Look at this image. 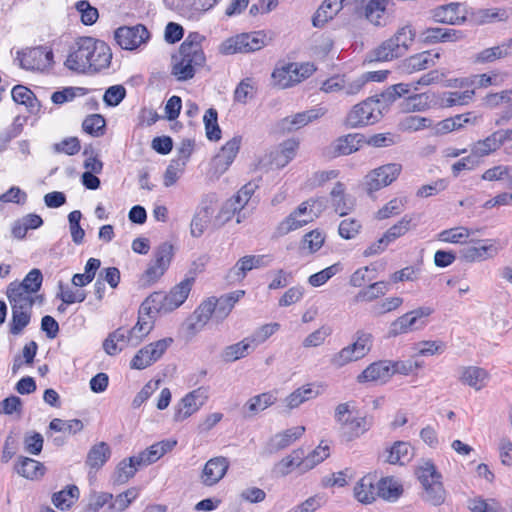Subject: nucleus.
<instances>
[{"label":"nucleus","mask_w":512,"mask_h":512,"mask_svg":"<svg viewBox=\"0 0 512 512\" xmlns=\"http://www.w3.org/2000/svg\"><path fill=\"white\" fill-rule=\"evenodd\" d=\"M204 36L191 32L182 42L178 52L172 57V74L179 81H187L194 77L196 71L203 67L206 57L202 48Z\"/></svg>","instance_id":"f257e3e1"},{"label":"nucleus","mask_w":512,"mask_h":512,"mask_svg":"<svg viewBox=\"0 0 512 512\" xmlns=\"http://www.w3.org/2000/svg\"><path fill=\"white\" fill-rule=\"evenodd\" d=\"M415 473L423 488L422 500L434 507L443 505L447 498V491L436 466L431 461H424L417 467Z\"/></svg>","instance_id":"f03ea898"},{"label":"nucleus","mask_w":512,"mask_h":512,"mask_svg":"<svg viewBox=\"0 0 512 512\" xmlns=\"http://www.w3.org/2000/svg\"><path fill=\"white\" fill-rule=\"evenodd\" d=\"M415 36L416 32L411 25L400 27L392 37L371 52L369 61H390L403 56L412 45Z\"/></svg>","instance_id":"7ed1b4c3"},{"label":"nucleus","mask_w":512,"mask_h":512,"mask_svg":"<svg viewBox=\"0 0 512 512\" xmlns=\"http://www.w3.org/2000/svg\"><path fill=\"white\" fill-rule=\"evenodd\" d=\"M382 114L380 100L370 97L352 107L345 123L351 128L368 126L378 122Z\"/></svg>","instance_id":"20e7f679"},{"label":"nucleus","mask_w":512,"mask_h":512,"mask_svg":"<svg viewBox=\"0 0 512 512\" xmlns=\"http://www.w3.org/2000/svg\"><path fill=\"white\" fill-rule=\"evenodd\" d=\"M315 70L314 64L309 62L301 65L297 63H287L277 66L274 69L272 79L275 86L284 89L300 83L311 76Z\"/></svg>","instance_id":"39448f33"},{"label":"nucleus","mask_w":512,"mask_h":512,"mask_svg":"<svg viewBox=\"0 0 512 512\" xmlns=\"http://www.w3.org/2000/svg\"><path fill=\"white\" fill-rule=\"evenodd\" d=\"M266 45V36L262 31L242 33L225 40L219 47L224 55L250 53L262 49Z\"/></svg>","instance_id":"423d86ee"},{"label":"nucleus","mask_w":512,"mask_h":512,"mask_svg":"<svg viewBox=\"0 0 512 512\" xmlns=\"http://www.w3.org/2000/svg\"><path fill=\"white\" fill-rule=\"evenodd\" d=\"M317 200L310 199L302 202L293 212H291L277 227L280 235H286L291 231L297 230L308 223L312 222L314 218L318 217V213L314 211Z\"/></svg>","instance_id":"0eeeda50"},{"label":"nucleus","mask_w":512,"mask_h":512,"mask_svg":"<svg viewBox=\"0 0 512 512\" xmlns=\"http://www.w3.org/2000/svg\"><path fill=\"white\" fill-rule=\"evenodd\" d=\"M91 47L90 37H81L77 39L68 50L67 58L64 65L67 69L77 72L86 73L91 68V58H89Z\"/></svg>","instance_id":"6e6552de"},{"label":"nucleus","mask_w":512,"mask_h":512,"mask_svg":"<svg viewBox=\"0 0 512 512\" xmlns=\"http://www.w3.org/2000/svg\"><path fill=\"white\" fill-rule=\"evenodd\" d=\"M370 347L371 335L368 333H360L353 344L344 347L332 356L331 364L340 368L352 361H357L370 351Z\"/></svg>","instance_id":"1a4fd4ad"},{"label":"nucleus","mask_w":512,"mask_h":512,"mask_svg":"<svg viewBox=\"0 0 512 512\" xmlns=\"http://www.w3.org/2000/svg\"><path fill=\"white\" fill-rule=\"evenodd\" d=\"M173 341V338L167 337L144 346L131 360V368L142 370L149 367L162 357Z\"/></svg>","instance_id":"9d476101"},{"label":"nucleus","mask_w":512,"mask_h":512,"mask_svg":"<svg viewBox=\"0 0 512 512\" xmlns=\"http://www.w3.org/2000/svg\"><path fill=\"white\" fill-rule=\"evenodd\" d=\"M401 170L402 166L398 163H389L373 169L365 176L366 191L372 194L390 185L398 178Z\"/></svg>","instance_id":"9b49d317"},{"label":"nucleus","mask_w":512,"mask_h":512,"mask_svg":"<svg viewBox=\"0 0 512 512\" xmlns=\"http://www.w3.org/2000/svg\"><path fill=\"white\" fill-rule=\"evenodd\" d=\"M473 246L463 248L460 253L461 257L467 262L484 261L495 257L502 249L499 240L486 239V240H471Z\"/></svg>","instance_id":"f8f14e48"},{"label":"nucleus","mask_w":512,"mask_h":512,"mask_svg":"<svg viewBox=\"0 0 512 512\" xmlns=\"http://www.w3.org/2000/svg\"><path fill=\"white\" fill-rule=\"evenodd\" d=\"M150 37L147 28L142 24L135 26L119 27L115 33L114 38L117 44L125 50H134L141 44L145 43Z\"/></svg>","instance_id":"ddd939ff"},{"label":"nucleus","mask_w":512,"mask_h":512,"mask_svg":"<svg viewBox=\"0 0 512 512\" xmlns=\"http://www.w3.org/2000/svg\"><path fill=\"white\" fill-rule=\"evenodd\" d=\"M173 256V246L168 242L160 244L155 252L154 259L144 273L147 282L157 281L167 270Z\"/></svg>","instance_id":"4468645a"},{"label":"nucleus","mask_w":512,"mask_h":512,"mask_svg":"<svg viewBox=\"0 0 512 512\" xmlns=\"http://www.w3.org/2000/svg\"><path fill=\"white\" fill-rule=\"evenodd\" d=\"M17 59L25 70H44L53 62V52L45 47H35L18 52Z\"/></svg>","instance_id":"2eb2a0df"},{"label":"nucleus","mask_w":512,"mask_h":512,"mask_svg":"<svg viewBox=\"0 0 512 512\" xmlns=\"http://www.w3.org/2000/svg\"><path fill=\"white\" fill-rule=\"evenodd\" d=\"M431 14L436 22L459 25L468 20V7L458 2H452L436 7Z\"/></svg>","instance_id":"dca6fc26"},{"label":"nucleus","mask_w":512,"mask_h":512,"mask_svg":"<svg viewBox=\"0 0 512 512\" xmlns=\"http://www.w3.org/2000/svg\"><path fill=\"white\" fill-rule=\"evenodd\" d=\"M206 398L201 389L189 392L175 405L173 420L182 422L189 418L204 405Z\"/></svg>","instance_id":"f3484780"},{"label":"nucleus","mask_w":512,"mask_h":512,"mask_svg":"<svg viewBox=\"0 0 512 512\" xmlns=\"http://www.w3.org/2000/svg\"><path fill=\"white\" fill-rule=\"evenodd\" d=\"M229 465L228 459L223 456L209 459L200 473V482L206 487L218 484L226 475Z\"/></svg>","instance_id":"a211bd4d"},{"label":"nucleus","mask_w":512,"mask_h":512,"mask_svg":"<svg viewBox=\"0 0 512 512\" xmlns=\"http://www.w3.org/2000/svg\"><path fill=\"white\" fill-rule=\"evenodd\" d=\"M389 0H352L355 9H363L365 18L375 26L386 24L385 11Z\"/></svg>","instance_id":"6ab92c4d"},{"label":"nucleus","mask_w":512,"mask_h":512,"mask_svg":"<svg viewBox=\"0 0 512 512\" xmlns=\"http://www.w3.org/2000/svg\"><path fill=\"white\" fill-rule=\"evenodd\" d=\"M241 142V136H234L221 148L212 162L217 172L224 173L229 168L239 152Z\"/></svg>","instance_id":"aec40b11"},{"label":"nucleus","mask_w":512,"mask_h":512,"mask_svg":"<svg viewBox=\"0 0 512 512\" xmlns=\"http://www.w3.org/2000/svg\"><path fill=\"white\" fill-rule=\"evenodd\" d=\"M90 44V71L98 72L108 68L112 60V52L110 47L104 41L96 40L92 37H90Z\"/></svg>","instance_id":"412c9836"},{"label":"nucleus","mask_w":512,"mask_h":512,"mask_svg":"<svg viewBox=\"0 0 512 512\" xmlns=\"http://www.w3.org/2000/svg\"><path fill=\"white\" fill-rule=\"evenodd\" d=\"M304 432V426H296L275 434L269 439L266 445L268 453H276L289 447L296 440H298L304 434Z\"/></svg>","instance_id":"4be33fe9"},{"label":"nucleus","mask_w":512,"mask_h":512,"mask_svg":"<svg viewBox=\"0 0 512 512\" xmlns=\"http://www.w3.org/2000/svg\"><path fill=\"white\" fill-rule=\"evenodd\" d=\"M509 15V11L504 8L473 9L468 7V19L476 25L506 21Z\"/></svg>","instance_id":"5701e85b"},{"label":"nucleus","mask_w":512,"mask_h":512,"mask_svg":"<svg viewBox=\"0 0 512 512\" xmlns=\"http://www.w3.org/2000/svg\"><path fill=\"white\" fill-rule=\"evenodd\" d=\"M277 401L275 391H268L249 398L243 405L242 413L245 418H252L272 406Z\"/></svg>","instance_id":"b1692460"},{"label":"nucleus","mask_w":512,"mask_h":512,"mask_svg":"<svg viewBox=\"0 0 512 512\" xmlns=\"http://www.w3.org/2000/svg\"><path fill=\"white\" fill-rule=\"evenodd\" d=\"M176 445L177 441L174 439L162 440L151 445L137 455L140 465L148 466L155 463L167 452L171 451Z\"/></svg>","instance_id":"393cba45"},{"label":"nucleus","mask_w":512,"mask_h":512,"mask_svg":"<svg viewBox=\"0 0 512 512\" xmlns=\"http://www.w3.org/2000/svg\"><path fill=\"white\" fill-rule=\"evenodd\" d=\"M352 5V0H325L313 17L315 27L323 26L332 19L341 9Z\"/></svg>","instance_id":"a878e982"},{"label":"nucleus","mask_w":512,"mask_h":512,"mask_svg":"<svg viewBox=\"0 0 512 512\" xmlns=\"http://www.w3.org/2000/svg\"><path fill=\"white\" fill-rule=\"evenodd\" d=\"M327 110L323 107H316L307 111L295 114L291 117H286L282 121L284 129L289 131L300 129L308 123L316 120L326 114Z\"/></svg>","instance_id":"bb28decb"},{"label":"nucleus","mask_w":512,"mask_h":512,"mask_svg":"<svg viewBox=\"0 0 512 512\" xmlns=\"http://www.w3.org/2000/svg\"><path fill=\"white\" fill-rule=\"evenodd\" d=\"M438 58V53L433 54L430 51H423L405 59L402 63V70L408 74L425 70L434 66Z\"/></svg>","instance_id":"cd10ccee"},{"label":"nucleus","mask_w":512,"mask_h":512,"mask_svg":"<svg viewBox=\"0 0 512 512\" xmlns=\"http://www.w3.org/2000/svg\"><path fill=\"white\" fill-rule=\"evenodd\" d=\"M126 346H132L130 333L125 328H118L108 335L103 342V349L108 355H116Z\"/></svg>","instance_id":"c85d7f7f"},{"label":"nucleus","mask_w":512,"mask_h":512,"mask_svg":"<svg viewBox=\"0 0 512 512\" xmlns=\"http://www.w3.org/2000/svg\"><path fill=\"white\" fill-rule=\"evenodd\" d=\"M243 290H237L229 294L223 295L220 298H210L212 304L215 305L214 319L219 323L223 321L232 311L236 302L244 295Z\"/></svg>","instance_id":"c756f323"},{"label":"nucleus","mask_w":512,"mask_h":512,"mask_svg":"<svg viewBox=\"0 0 512 512\" xmlns=\"http://www.w3.org/2000/svg\"><path fill=\"white\" fill-rule=\"evenodd\" d=\"M330 196L334 210L340 216L347 215L350 211L353 210L355 206V200L352 196L345 193V186L343 183H335L333 189L330 192Z\"/></svg>","instance_id":"7c9ffc66"},{"label":"nucleus","mask_w":512,"mask_h":512,"mask_svg":"<svg viewBox=\"0 0 512 512\" xmlns=\"http://www.w3.org/2000/svg\"><path fill=\"white\" fill-rule=\"evenodd\" d=\"M419 220H420V216L416 213L405 214L397 223H395L393 226H391L383 234V236L389 243H392L396 239L405 235L411 229L416 228Z\"/></svg>","instance_id":"2f4dec72"},{"label":"nucleus","mask_w":512,"mask_h":512,"mask_svg":"<svg viewBox=\"0 0 512 512\" xmlns=\"http://www.w3.org/2000/svg\"><path fill=\"white\" fill-rule=\"evenodd\" d=\"M422 37L427 44L455 42L463 38V33L456 29L430 27L423 31Z\"/></svg>","instance_id":"473e14b6"},{"label":"nucleus","mask_w":512,"mask_h":512,"mask_svg":"<svg viewBox=\"0 0 512 512\" xmlns=\"http://www.w3.org/2000/svg\"><path fill=\"white\" fill-rule=\"evenodd\" d=\"M6 296L11 305V309L17 310L32 311L35 301L37 299L42 300V296L23 292L10 285L7 286Z\"/></svg>","instance_id":"72a5a7b5"},{"label":"nucleus","mask_w":512,"mask_h":512,"mask_svg":"<svg viewBox=\"0 0 512 512\" xmlns=\"http://www.w3.org/2000/svg\"><path fill=\"white\" fill-rule=\"evenodd\" d=\"M488 378L489 374L485 369L477 366H467L461 368L459 380L479 391L486 386Z\"/></svg>","instance_id":"f704fd0d"},{"label":"nucleus","mask_w":512,"mask_h":512,"mask_svg":"<svg viewBox=\"0 0 512 512\" xmlns=\"http://www.w3.org/2000/svg\"><path fill=\"white\" fill-rule=\"evenodd\" d=\"M391 375L390 362L378 361L370 364L361 374H359L357 381L359 383L378 380L386 381Z\"/></svg>","instance_id":"c9c22d12"},{"label":"nucleus","mask_w":512,"mask_h":512,"mask_svg":"<svg viewBox=\"0 0 512 512\" xmlns=\"http://www.w3.org/2000/svg\"><path fill=\"white\" fill-rule=\"evenodd\" d=\"M363 142L364 136L359 133L339 137L332 144L333 153L335 156L352 154L360 149Z\"/></svg>","instance_id":"e433bc0d"},{"label":"nucleus","mask_w":512,"mask_h":512,"mask_svg":"<svg viewBox=\"0 0 512 512\" xmlns=\"http://www.w3.org/2000/svg\"><path fill=\"white\" fill-rule=\"evenodd\" d=\"M111 449L106 442L94 444L87 453L86 465L91 470H99L110 458Z\"/></svg>","instance_id":"4c0bfd02"},{"label":"nucleus","mask_w":512,"mask_h":512,"mask_svg":"<svg viewBox=\"0 0 512 512\" xmlns=\"http://www.w3.org/2000/svg\"><path fill=\"white\" fill-rule=\"evenodd\" d=\"M503 145L499 131H495L485 139L478 140L473 143L470 152H472L479 160L497 151Z\"/></svg>","instance_id":"58836bf2"},{"label":"nucleus","mask_w":512,"mask_h":512,"mask_svg":"<svg viewBox=\"0 0 512 512\" xmlns=\"http://www.w3.org/2000/svg\"><path fill=\"white\" fill-rule=\"evenodd\" d=\"M355 498L363 503H372L377 496V487L375 486V478L371 475L362 477L354 487Z\"/></svg>","instance_id":"ea45409f"},{"label":"nucleus","mask_w":512,"mask_h":512,"mask_svg":"<svg viewBox=\"0 0 512 512\" xmlns=\"http://www.w3.org/2000/svg\"><path fill=\"white\" fill-rule=\"evenodd\" d=\"M255 189V184L248 183L244 185L235 196H233L224 204L222 211L233 214L240 212L250 200L251 196L255 192Z\"/></svg>","instance_id":"a19ab883"},{"label":"nucleus","mask_w":512,"mask_h":512,"mask_svg":"<svg viewBox=\"0 0 512 512\" xmlns=\"http://www.w3.org/2000/svg\"><path fill=\"white\" fill-rule=\"evenodd\" d=\"M169 307L167 295L163 292H154L148 296L140 306V312L152 316L153 313H167L172 311Z\"/></svg>","instance_id":"79ce46f5"},{"label":"nucleus","mask_w":512,"mask_h":512,"mask_svg":"<svg viewBox=\"0 0 512 512\" xmlns=\"http://www.w3.org/2000/svg\"><path fill=\"white\" fill-rule=\"evenodd\" d=\"M11 95L16 103L24 105L30 113L36 114L39 112L40 103L29 88L16 85L12 88Z\"/></svg>","instance_id":"37998d69"},{"label":"nucleus","mask_w":512,"mask_h":512,"mask_svg":"<svg viewBox=\"0 0 512 512\" xmlns=\"http://www.w3.org/2000/svg\"><path fill=\"white\" fill-rule=\"evenodd\" d=\"M213 213L214 209L208 205L201 206L196 211L190 224V233L193 237L199 238L203 235L211 221Z\"/></svg>","instance_id":"c03bdc74"},{"label":"nucleus","mask_w":512,"mask_h":512,"mask_svg":"<svg viewBox=\"0 0 512 512\" xmlns=\"http://www.w3.org/2000/svg\"><path fill=\"white\" fill-rule=\"evenodd\" d=\"M154 327L153 316L139 311L137 323L128 330L132 339V347L139 345Z\"/></svg>","instance_id":"a18cd8bd"},{"label":"nucleus","mask_w":512,"mask_h":512,"mask_svg":"<svg viewBox=\"0 0 512 512\" xmlns=\"http://www.w3.org/2000/svg\"><path fill=\"white\" fill-rule=\"evenodd\" d=\"M193 282L194 278H185L166 294L169 303L168 308H171L173 311L185 302L191 291Z\"/></svg>","instance_id":"49530a36"},{"label":"nucleus","mask_w":512,"mask_h":512,"mask_svg":"<svg viewBox=\"0 0 512 512\" xmlns=\"http://www.w3.org/2000/svg\"><path fill=\"white\" fill-rule=\"evenodd\" d=\"M387 453L386 462L389 464L404 465L413 457L410 444L404 441H396L389 449H387Z\"/></svg>","instance_id":"de8ad7c7"},{"label":"nucleus","mask_w":512,"mask_h":512,"mask_svg":"<svg viewBox=\"0 0 512 512\" xmlns=\"http://www.w3.org/2000/svg\"><path fill=\"white\" fill-rule=\"evenodd\" d=\"M42 282V272L39 269L34 268L27 273V275L21 282L13 281L9 285L23 292H28L32 295H36V293L40 290L42 286Z\"/></svg>","instance_id":"09e8293b"},{"label":"nucleus","mask_w":512,"mask_h":512,"mask_svg":"<svg viewBox=\"0 0 512 512\" xmlns=\"http://www.w3.org/2000/svg\"><path fill=\"white\" fill-rule=\"evenodd\" d=\"M141 466L142 465H140L137 455L123 459L116 467L114 482L117 484L126 483L136 474L137 468Z\"/></svg>","instance_id":"8fccbe9b"},{"label":"nucleus","mask_w":512,"mask_h":512,"mask_svg":"<svg viewBox=\"0 0 512 512\" xmlns=\"http://www.w3.org/2000/svg\"><path fill=\"white\" fill-rule=\"evenodd\" d=\"M15 469L22 477L33 480L44 474L45 467L37 460L22 457L16 464Z\"/></svg>","instance_id":"3c124183"},{"label":"nucleus","mask_w":512,"mask_h":512,"mask_svg":"<svg viewBox=\"0 0 512 512\" xmlns=\"http://www.w3.org/2000/svg\"><path fill=\"white\" fill-rule=\"evenodd\" d=\"M476 231L464 226H458L441 231L438 234V240L445 243L463 244Z\"/></svg>","instance_id":"603ef678"},{"label":"nucleus","mask_w":512,"mask_h":512,"mask_svg":"<svg viewBox=\"0 0 512 512\" xmlns=\"http://www.w3.org/2000/svg\"><path fill=\"white\" fill-rule=\"evenodd\" d=\"M304 451L302 449L293 450L288 456L279 461L276 466V472L281 476L288 475L295 467L303 472V466L300 464L303 461Z\"/></svg>","instance_id":"864d4df0"},{"label":"nucleus","mask_w":512,"mask_h":512,"mask_svg":"<svg viewBox=\"0 0 512 512\" xmlns=\"http://www.w3.org/2000/svg\"><path fill=\"white\" fill-rule=\"evenodd\" d=\"M254 349L250 342L248 341L247 337L244 338L242 341L229 345L225 347V349L222 352V359L225 362H234L238 359H241L250 352H252Z\"/></svg>","instance_id":"5fc2aeb1"},{"label":"nucleus","mask_w":512,"mask_h":512,"mask_svg":"<svg viewBox=\"0 0 512 512\" xmlns=\"http://www.w3.org/2000/svg\"><path fill=\"white\" fill-rule=\"evenodd\" d=\"M79 497V489L75 485L68 486L52 496L53 504L61 510L69 509L73 502Z\"/></svg>","instance_id":"6e6d98bb"},{"label":"nucleus","mask_w":512,"mask_h":512,"mask_svg":"<svg viewBox=\"0 0 512 512\" xmlns=\"http://www.w3.org/2000/svg\"><path fill=\"white\" fill-rule=\"evenodd\" d=\"M429 103V96L427 94H415L404 98L400 103V109L405 113L424 111L429 107Z\"/></svg>","instance_id":"4d7b16f0"},{"label":"nucleus","mask_w":512,"mask_h":512,"mask_svg":"<svg viewBox=\"0 0 512 512\" xmlns=\"http://www.w3.org/2000/svg\"><path fill=\"white\" fill-rule=\"evenodd\" d=\"M510 55H512V51L508 50L505 42H503L498 46L486 48L476 54L475 62L489 63L495 61L496 59L505 58Z\"/></svg>","instance_id":"13d9d810"},{"label":"nucleus","mask_w":512,"mask_h":512,"mask_svg":"<svg viewBox=\"0 0 512 512\" xmlns=\"http://www.w3.org/2000/svg\"><path fill=\"white\" fill-rule=\"evenodd\" d=\"M377 496L385 500H395L401 493V486L392 478H383L377 483Z\"/></svg>","instance_id":"bf43d9fd"},{"label":"nucleus","mask_w":512,"mask_h":512,"mask_svg":"<svg viewBox=\"0 0 512 512\" xmlns=\"http://www.w3.org/2000/svg\"><path fill=\"white\" fill-rule=\"evenodd\" d=\"M330 455V449L328 445L317 446L310 454L306 457L303 456V461L300 464L303 466V472H307L313 469L316 465L323 462Z\"/></svg>","instance_id":"052dcab7"},{"label":"nucleus","mask_w":512,"mask_h":512,"mask_svg":"<svg viewBox=\"0 0 512 512\" xmlns=\"http://www.w3.org/2000/svg\"><path fill=\"white\" fill-rule=\"evenodd\" d=\"M387 291V283L384 281L375 282L367 288L360 290L354 300L356 302H371L383 295Z\"/></svg>","instance_id":"680f3d73"},{"label":"nucleus","mask_w":512,"mask_h":512,"mask_svg":"<svg viewBox=\"0 0 512 512\" xmlns=\"http://www.w3.org/2000/svg\"><path fill=\"white\" fill-rule=\"evenodd\" d=\"M433 313L431 307H419L404 314L412 331L422 329L427 324V318Z\"/></svg>","instance_id":"e2e57ef3"},{"label":"nucleus","mask_w":512,"mask_h":512,"mask_svg":"<svg viewBox=\"0 0 512 512\" xmlns=\"http://www.w3.org/2000/svg\"><path fill=\"white\" fill-rule=\"evenodd\" d=\"M206 136L211 141H218L221 138V129L218 125V113L216 109L209 108L203 117Z\"/></svg>","instance_id":"0e129e2a"},{"label":"nucleus","mask_w":512,"mask_h":512,"mask_svg":"<svg viewBox=\"0 0 512 512\" xmlns=\"http://www.w3.org/2000/svg\"><path fill=\"white\" fill-rule=\"evenodd\" d=\"M406 204V197L394 198L377 211L376 218L384 220L399 215L405 209Z\"/></svg>","instance_id":"69168bd1"},{"label":"nucleus","mask_w":512,"mask_h":512,"mask_svg":"<svg viewBox=\"0 0 512 512\" xmlns=\"http://www.w3.org/2000/svg\"><path fill=\"white\" fill-rule=\"evenodd\" d=\"M473 96L474 90L446 92L443 94L441 103L444 107L466 105L472 100Z\"/></svg>","instance_id":"338daca9"},{"label":"nucleus","mask_w":512,"mask_h":512,"mask_svg":"<svg viewBox=\"0 0 512 512\" xmlns=\"http://www.w3.org/2000/svg\"><path fill=\"white\" fill-rule=\"evenodd\" d=\"M105 126V119L100 114L89 115L82 123L83 130L94 137L102 136L104 134Z\"/></svg>","instance_id":"774afa93"}]
</instances>
